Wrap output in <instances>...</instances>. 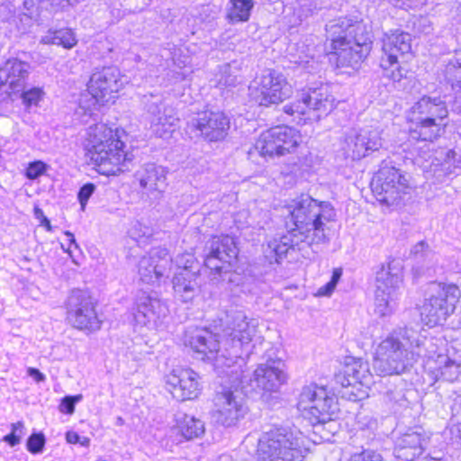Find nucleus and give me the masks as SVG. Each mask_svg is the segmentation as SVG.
<instances>
[{
    "label": "nucleus",
    "instance_id": "19",
    "mask_svg": "<svg viewBox=\"0 0 461 461\" xmlns=\"http://www.w3.org/2000/svg\"><path fill=\"white\" fill-rule=\"evenodd\" d=\"M247 412L242 398L230 389L217 392L214 397V408L212 411V420L222 427L235 426Z\"/></svg>",
    "mask_w": 461,
    "mask_h": 461
},
{
    "label": "nucleus",
    "instance_id": "31",
    "mask_svg": "<svg viewBox=\"0 0 461 461\" xmlns=\"http://www.w3.org/2000/svg\"><path fill=\"white\" fill-rule=\"evenodd\" d=\"M411 255L415 262L413 270L417 276L423 275L436 262L435 252L425 240L416 243L411 250Z\"/></svg>",
    "mask_w": 461,
    "mask_h": 461
},
{
    "label": "nucleus",
    "instance_id": "20",
    "mask_svg": "<svg viewBox=\"0 0 461 461\" xmlns=\"http://www.w3.org/2000/svg\"><path fill=\"white\" fill-rule=\"evenodd\" d=\"M326 32L327 34L336 37L346 36V39L351 40L352 45L357 47L362 55L367 57L371 50L372 36L362 23L341 17L330 22L326 25Z\"/></svg>",
    "mask_w": 461,
    "mask_h": 461
},
{
    "label": "nucleus",
    "instance_id": "47",
    "mask_svg": "<svg viewBox=\"0 0 461 461\" xmlns=\"http://www.w3.org/2000/svg\"><path fill=\"white\" fill-rule=\"evenodd\" d=\"M26 445L32 454H40L45 446V437L42 433H33L28 438Z\"/></svg>",
    "mask_w": 461,
    "mask_h": 461
},
{
    "label": "nucleus",
    "instance_id": "36",
    "mask_svg": "<svg viewBox=\"0 0 461 461\" xmlns=\"http://www.w3.org/2000/svg\"><path fill=\"white\" fill-rule=\"evenodd\" d=\"M271 135L269 130L264 131L256 141L254 147L248 150L249 158H252L255 153H258L262 157H279L285 155L280 146L275 141V139L271 138Z\"/></svg>",
    "mask_w": 461,
    "mask_h": 461
},
{
    "label": "nucleus",
    "instance_id": "8",
    "mask_svg": "<svg viewBox=\"0 0 461 461\" xmlns=\"http://www.w3.org/2000/svg\"><path fill=\"white\" fill-rule=\"evenodd\" d=\"M411 176L405 171L384 161L372 183L377 201L388 206L398 205L411 190Z\"/></svg>",
    "mask_w": 461,
    "mask_h": 461
},
{
    "label": "nucleus",
    "instance_id": "1",
    "mask_svg": "<svg viewBox=\"0 0 461 461\" xmlns=\"http://www.w3.org/2000/svg\"><path fill=\"white\" fill-rule=\"evenodd\" d=\"M221 334H214L207 329H188L185 334V344L189 346L197 357L211 361L219 375H230L239 380V367L244 363L241 357L256 334L254 321H248L241 311L226 312Z\"/></svg>",
    "mask_w": 461,
    "mask_h": 461
},
{
    "label": "nucleus",
    "instance_id": "11",
    "mask_svg": "<svg viewBox=\"0 0 461 461\" xmlns=\"http://www.w3.org/2000/svg\"><path fill=\"white\" fill-rule=\"evenodd\" d=\"M203 251L204 267L210 269L212 280H224L223 276L230 273L238 257L234 239L229 235L213 236L205 243Z\"/></svg>",
    "mask_w": 461,
    "mask_h": 461
},
{
    "label": "nucleus",
    "instance_id": "37",
    "mask_svg": "<svg viewBox=\"0 0 461 461\" xmlns=\"http://www.w3.org/2000/svg\"><path fill=\"white\" fill-rule=\"evenodd\" d=\"M40 42L71 49L77 44V40L71 29L62 28L59 30H49L47 33L41 37Z\"/></svg>",
    "mask_w": 461,
    "mask_h": 461
},
{
    "label": "nucleus",
    "instance_id": "46",
    "mask_svg": "<svg viewBox=\"0 0 461 461\" xmlns=\"http://www.w3.org/2000/svg\"><path fill=\"white\" fill-rule=\"evenodd\" d=\"M24 429V425L22 421H18L16 423L12 424V431L11 433L5 435L3 438V440L9 444L11 447H14L18 445L21 441Z\"/></svg>",
    "mask_w": 461,
    "mask_h": 461
},
{
    "label": "nucleus",
    "instance_id": "14",
    "mask_svg": "<svg viewBox=\"0 0 461 461\" xmlns=\"http://www.w3.org/2000/svg\"><path fill=\"white\" fill-rule=\"evenodd\" d=\"M249 90L250 97L266 107L279 104L292 95V86L285 77L274 69L265 70Z\"/></svg>",
    "mask_w": 461,
    "mask_h": 461
},
{
    "label": "nucleus",
    "instance_id": "29",
    "mask_svg": "<svg viewBox=\"0 0 461 461\" xmlns=\"http://www.w3.org/2000/svg\"><path fill=\"white\" fill-rule=\"evenodd\" d=\"M328 38L331 41L333 54L337 56V67L354 68L366 58V55H362V52H360L357 47L352 45L351 40L346 39V36L341 35V37H336L328 34Z\"/></svg>",
    "mask_w": 461,
    "mask_h": 461
},
{
    "label": "nucleus",
    "instance_id": "48",
    "mask_svg": "<svg viewBox=\"0 0 461 461\" xmlns=\"http://www.w3.org/2000/svg\"><path fill=\"white\" fill-rule=\"evenodd\" d=\"M83 399L82 394L65 396L59 404V410L62 413L72 414L75 411V405Z\"/></svg>",
    "mask_w": 461,
    "mask_h": 461
},
{
    "label": "nucleus",
    "instance_id": "58",
    "mask_svg": "<svg viewBox=\"0 0 461 461\" xmlns=\"http://www.w3.org/2000/svg\"><path fill=\"white\" fill-rule=\"evenodd\" d=\"M342 276V269L341 268H335L332 272L331 279L330 280L332 284L337 285L338 282L339 281L340 277Z\"/></svg>",
    "mask_w": 461,
    "mask_h": 461
},
{
    "label": "nucleus",
    "instance_id": "16",
    "mask_svg": "<svg viewBox=\"0 0 461 461\" xmlns=\"http://www.w3.org/2000/svg\"><path fill=\"white\" fill-rule=\"evenodd\" d=\"M383 146L381 133L372 127L352 128L345 133L341 149L346 158L359 160Z\"/></svg>",
    "mask_w": 461,
    "mask_h": 461
},
{
    "label": "nucleus",
    "instance_id": "5",
    "mask_svg": "<svg viewBox=\"0 0 461 461\" xmlns=\"http://www.w3.org/2000/svg\"><path fill=\"white\" fill-rule=\"evenodd\" d=\"M308 449L302 434L288 427H272L258 443V461H303Z\"/></svg>",
    "mask_w": 461,
    "mask_h": 461
},
{
    "label": "nucleus",
    "instance_id": "22",
    "mask_svg": "<svg viewBox=\"0 0 461 461\" xmlns=\"http://www.w3.org/2000/svg\"><path fill=\"white\" fill-rule=\"evenodd\" d=\"M31 70L28 61L20 58L8 59L0 68V93L11 96L25 89Z\"/></svg>",
    "mask_w": 461,
    "mask_h": 461
},
{
    "label": "nucleus",
    "instance_id": "50",
    "mask_svg": "<svg viewBox=\"0 0 461 461\" xmlns=\"http://www.w3.org/2000/svg\"><path fill=\"white\" fill-rule=\"evenodd\" d=\"M47 165L41 161L37 160L29 164L26 168V176L29 179H36L40 176L43 175L46 172Z\"/></svg>",
    "mask_w": 461,
    "mask_h": 461
},
{
    "label": "nucleus",
    "instance_id": "7",
    "mask_svg": "<svg viewBox=\"0 0 461 461\" xmlns=\"http://www.w3.org/2000/svg\"><path fill=\"white\" fill-rule=\"evenodd\" d=\"M460 297V289L454 284H430L420 310L422 321L430 327L443 324L454 312Z\"/></svg>",
    "mask_w": 461,
    "mask_h": 461
},
{
    "label": "nucleus",
    "instance_id": "3",
    "mask_svg": "<svg viewBox=\"0 0 461 461\" xmlns=\"http://www.w3.org/2000/svg\"><path fill=\"white\" fill-rule=\"evenodd\" d=\"M433 347L432 339L421 337L413 329L393 330L379 343L373 367L379 375L402 374L412 366L417 357L433 358Z\"/></svg>",
    "mask_w": 461,
    "mask_h": 461
},
{
    "label": "nucleus",
    "instance_id": "64",
    "mask_svg": "<svg viewBox=\"0 0 461 461\" xmlns=\"http://www.w3.org/2000/svg\"><path fill=\"white\" fill-rule=\"evenodd\" d=\"M123 423H124L123 419L122 417H117L115 424L117 426H122V425H123Z\"/></svg>",
    "mask_w": 461,
    "mask_h": 461
},
{
    "label": "nucleus",
    "instance_id": "27",
    "mask_svg": "<svg viewBox=\"0 0 461 461\" xmlns=\"http://www.w3.org/2000/svg\"><path fill=\"white\" fill-rule=\"evenodd\" d=\"M122 85L120 70L116 67H105L95 71L88 82L91 91L102 95L108 101L113 97V94L121 89Z\"/></svg>",
    "mask_w": 461,
    "mask_h": 461
},
{
    "label": "nucleus",
    "instance_id": "52",
    "mask_svg": "<svg viewBox=\"0 0 461 461\" xmlns=\"http://www.w3.org/2000/svg\"><path fill=\"white\" fill-rule=\"evenodd\" d=\"M334 382L336 384H339L341 387H348L356 384V383L353 382L352 378L346 375L344 367L342 371H339V373L335 374Z\"/></svg>",
    "mask_w": 461,
    "mask_h": 461
},
{
    "label": "nucleus",
    "instance_id": "30",
    "mask_svg": "<svg viewBox=\"0 0 461 461\" xmlns=\"http://www.w3.org/2000/svg\"><path fill=\"white\" fill-rule=\"evenodd\" d=\"M135 177L142 189L147 192H164L167 187V171L154 163L143 165L136 173Z\"/></svg>",
    "mask_w": 461,
    "mask_h": 461
},
{
    "label": "nucleus",
    "instance_id": "24",
    "mask_svg": "<svg viewBox=\"0 0 461 461\" xmlns=\"http://www.w3.org/2000/svg\"><path fill=\"white\" fill-rule=\"evenodd\" d=\"M429 440V435L422 427L409 428L397 438L394 456L402 461H413L423 453Z\"/></svg>",
    "mask_w": 461,
    "mask_h": 461
},
{
    "label": "nucleus",
    "instance_id": "61",
    "mask_svg": "<svg viewBox=\"0 0 461 461\" xmlns=\"http://www.w3.org/2000/svg\"><path fill=\"white\" fill-rule=\"evenodd\" d=\"M41 224L44 225L48 230H51L50 222L46 217H43Z\"/></svg>",
    "mask_w": 461,
    "mask_h": 461
},
{
    "label": "nucleus",
    "instance_id": "23",
    "mask_svg": "<svg viewBox=\"0 0 461 461\" xmlns=\"http://www.w3.org/2000/svg\"><path fill=\"white\" fill-rule=\"evenodd\" d=\"M199 378V375L190 368H177L167 375V384L176 400H194L201 393Z\"/></svg>",
    "mask_w": 461,
    "mask_h": 461
},
{
    "label": "nucleus",
    "instance_id": "15",
    "mask_svg": "<svg viewBox=\"0 0 461 461\" xmlns=\"http://www.w3.org/2000/svg\"><path fill=\"white\" fill-rule=\"evenodd\" d=\"M67 314L69 323L81 330L94 331L101 327L95 311V302L89 293L73 290L67 300Z\"/></svg>",
    "mask_w": 461,
    "mask_h": 461
},
{
    "label": "nucleus",
    "instance_id": "4",
    "mask_svg": "<svg viewBox=\"0 0 461 461\" xmlns=\"http://www.w3.org/2000/svg\"><path fill=\"white\" fill-rule=\"evenodd\" d=\"M124 143L105 124H95L87 131L85 148L90 159L104 175L128 170L132 155L123 150Z\"/></svg>",
    "mask_w": 461,
    "mask_h": 461
},
{
    "label": "nucleus",
    "instance_id": "26",
    "mask_svg": "<svg viewBox=\"0 0 461 461\" xmlns=\"http://www.w3.org/2000/svg\"><path fill=\"white\" fill-rule=\"evenodd\" d=\"M281 361H271L262 364L254 371L251 382L264 392H277L286 381V375L282 369Z\"/></svg>",
    "mask_w": 461,
    "mask_h": 461
},
{
    "label": "nucleus",
    "instance_id": "38",
    "mask_svg": "<svg viewBox=\"0 0 461 461\" xmlns=\"http://www.w3.org/2000/svg\"><path fill=\"white\" fill-rule=\"evenodd\" d=\"M178 429L186 439L198 438L204 433V423L194 416L183 414L177 419Z\"/></svg>",
    "mask_w": 461,
    "mask_h": 461
},
{
    "label": "nucleus",
    "instance_id": "6",
    "mask_svg": "<svg viewBox=\"0 0 461 461\" xmlns=\"http://www.w3.org/2000/svg\"><path fill=\"white\" fill-rule=\"evenodd\" d=\"M448 115L447 103L440 96L424 95L411 108L410 139L433 142L440 136L443 120Z\"/></svg>",
    "mask_w": 461,
    "mask_h": 461
},
{
    "label": "nucleus",
    "instance_id": "18",
    "mask_svg": "<svg viewBox=\"0 0 461 461\" xmlns=\"http://www.w3.org/2000/svg\"><path fill=\"white\" fill-rule=\"evenodd\" d=\"M187 126L208 141H219L227 136L230 120L222 112L205 110L191 117Z\"/></svg>",
    "mask_w": 461,
    "mask_h": 461
},
{
    "label": "nucleus",
    "instance_id": "40",
    "mask_svg": "<svg viewBox=\"0 0 461 461\" xmlns=\"http://www.w3.org/2000/svg\"><path fill=\"white\" fill-rule=\"evenodd\" d=\"M228 17L232 23L247 22L254 6L252 0H230Z\"/></svg>",
    "mask_w": 461,
    "mask_h": 461
},
{
    "label": "nucleus",
    "instance_id": "53",
    "mask_svg": "<svg viewBox=\"0 0 461 461\" xmlns=\"http://www.w3.org/2000/svg\"><path fill=\"white\" fill-rule=\"evenodd\" d=\"M53 7L64 10L69 6L76 5L78 0H50Z\"/></svg>",
    "mask_w": 461,
    "mask_h": 461
},
{
    "label": "nucleus",
    "instance_id": "41",
    "mask_svg": "<svg viewBox=\"0 0 461 461\" xmlns=\"http://www.w3.org/2000/svg\"><path fill=\"white\" fill-rule=\"evenodd\" d=\"M236 72L237 70H234L229 63L220 66L215 86L219 88L236 86L240 83Z\"/></svg>",
    "mask_w": 461,
    "mask_h": 461
},
{
    "label": "nucleus",
    "instance_id": "2",
    "mask_svg": "<svg viewBox=\"0 0 461 461\" xmlns=\"http://www.w3.org/2000/svg\"><path fill=\"white\" fill-rule=\"evenodd\" d=\"M288 210L294 227L281 238L268 241L264 254L270 264L279 263L295 247L301 249L303 244L312 246L327 242L326 224L336 217L330 203H319L308 194L294 199Z\"/></svg>",
    "mask_w": 461,
    "mask_h": 461
},
{
    "label": "nucleus",
    "instance_id": "63",
    "mask_svg": "<svg viewBox=\"0 0 461 461\" xmlns=\"http://www.w3.org/2000/svg\"><path fill=\"white\" fill-rule=\"evenodd\" d=\"M35 215H36V217H40V216L42 217V218L45 217L43 215L42 210L40 209V208H35Z\"/></svg>",
    "mask_w": 461,
    "mask_h": 461
},
{
    "label": "nucleus",
    "instance_id": "45",
    "mask_svg": "<svg viewBox=\"0 0 461 461\" xmlns=\"http://www.w3.org/2000/svg\"><path fill=\"white\" fill-rule=\"evenodd\" d=\"M18 94L22 97L23 104L27 106H31L33 104L36 105L39 103L43 95V91L40 87H32L27 91L23 89Z\"/></svg>",
    "mask_w": 461,
    "mask_h": 461
},
{
    "label": "nucleus",
    "instance_id": "62",
    "mask_svg": "<svg viewBox=\"0 0 461 461\" xmlns=\"http://www.w3.org/2000/svg\"><path fill=\"white\" fill-rule=\"evenodd\" d=\"M176 74V80L183 81L185 79V74L184 72H177Z\"/></svg>",
    "mask_w": 461,
    "mask_h": 461
},
{
    "label": "nucleus",
    "instance_id": "57",
    "mask_svg": "<svg viewBox=\"0 0 461 461\" xmlns=\"http://www.w3.org/2000/svg\"><path fill=\"white\" fill-rule=\"evenodd\" d=\"M79 435L77 432L74 431H68L66 434V439L68 443L76 444L79 442Z\"/></svg>",
    "mask_w": 461,
    "mask_h": 461
},
{
    "label": "nucleus",
    "instance_id": "28",
    "mask_svg": "<svg viewBox=\"0 0 461 461\" xmlns=\"http://www.w3.org/2000/svg\"><path fill=\"white\" fill-rule=\"evenodd\" d=\"M187 257L186 263L175 274L172 280L176 295L185 303L191 301L198 292L197 274L190 270L191 265H187L193 260V256L187 255Z\"/></svg>",
    "mask_w": 461,
    "mask_h": 461
},
{
    "label": "nucleus",
    "instance_id": "21",
    "mask_svg": "<svg viewBox=\"0 0 461 461\" xmlns=\"http://www.w3.org/2000/svg\"><path fill=\"white\" fill-rule=\"evenodd\" d=\"M171 267V258L167 249L156 248L138 262V274L141 282L155 285L167 276Z\"/></svg>",
    "mask_w": 461,
    "mask_h": 461
},
{
    "label": "nucleus",
    "instance_id": "34",
    "mask_svg": "<svg viewBox=\"0 0 461 461\" xmlns=\"http://www.w3.org/2000/svg\"><path fill=\"white\" fill-rule=\"evenodd\" d=\"M433 374L436 380L454 382L460 375V366L447 355L438 354L435 360Z\"/></svg>",
    "mask_w": 461,
    "mask_h": 461
},
{
    "label": "nucleus",
    "instance_id": "39",
    "mask_svg": "<svg viewBox=\"0 0 461 461\" xmlns=\"http://www.w3.org/2000/svg\"><path fill=\"white\" fill-rule=\"evenodd\" d=\"M444 77L453 89L461 86V49L456 50L448 59L445 65Z\"/></svg>",
    "mask_w": 461,
    "mask_h": 461
},
{
    "label": "nucleus",
    "instance_id": "60",
    "mask_svg": "<svg viewBox=\"0 0 461 461\" xmlns=\"http://www.w3.org/2000/svg\"><path fill=\"white\" fill-rule=\"evenodd\" d=\"M215 461H233L231 456L228 454H222L217 457Z\"/></svg>",
    "mask_w": 461,
    "mask_h": 461
},
{
    "label": "nucleus",
    "instance_id": "42",
    "mask_svg": "<svg viewBox=\"0 0 461 461\" xmlns=\"http://www.w3.org/2000/svg\"><path fill=\"white\" fill-rule=\"evenodd\" d=\"M128 234L131 240H135L140 246L146 244L152 237L153 230L148 225L135 221L128 230Z\"/></svg>",
    "mask_w": 461,
    "mask_h": 461
},
{
    "label": "nucleus",
    "instance_id": "10",
    "mask_svg": "<svg viewBox=\"0 0 461 461\" xmlns=\"http://www.w3.org/2000/svg\"><path fill=\"white\" fill-rule=\"evenodd\" d=\"M297 408L312 425L331 420L339 410L337 400L324 386L310 384L302 388Z\"/></svg>",
    "mask_w": 461,
    "mask_h": 461
},
{
    "label": "nucleus",
    "instance_id": "59",
    "mask_svg": "<svg viewBox=\"0 0 461 461\" xmlns=\"http://www.w3.org/2000/svg\"><path fill=\"white\" fill-rule=\"evenodd\" d=\"M65 235H66L67 237H68V240H69L70 245H74V246H75V248H77H77H78V245H77V243L76 242V239H75V237H74L73 233H71L70 231L67 230V231H65Z\"/></svg>",
    "mask_w": 461,
    "mask_h": 461
},
{
    "label": "nucleus",
    "instance_id": "9",
    "mask_svg": "<svg viewBox=\"0 0 461 461\" xmlns=\"http://www.w3.org/2000/svg\"><path fill=\"white\" fill-rule=\"evenodd\" d=\"M335 99L330 94L327 86L309 88L303 92L300 97L284 105V112L293 116L297 123H305L308 120H319L327 115L335 106Z\"/></svg>",
    "mask_w": 461,
    "mask_h": 461
},
{
    "label": "nucleus",
    "instance_id": "33",
    "mask_svg": "<svg viewBox=\"0 0 461 461\" xmlns=\"http://www.w3.org/2000/svg\"><path fill=\"white\" fill-rule=\"evenodd\" d=\"M108 102L102 95L91 91L87 86L86 91L80 95L77 113L84 117H93L94 120H96L95 118L97 116L96 112Z\"/></svg>",
    "mask_w": 461,
    "mask_h": 461
},
{
    "label": "nucleus",
    "instance_id": "51",
    "mask_svg": "<svg viewBox=\"0 0 461 461\" xmlns=\"http://www.w3.org/2000/svg\"><path fill=\"white\" fill-rule=\"evenodd\" d=\"M348 461H384L382 456L373 450H363L353 454Z\"/></svg>",
    "mask_w": 461,
    "mask_h": 461
},
{
    "label": "nucleus",
    "instance_id": "17",
    "mask_svg": "<svg viewBox=\"0 0 461 461\" xmlns=\"http://www.w3.org/2000/svg\"><path fill=\"white\" fill-rule=\"evenodd\" d=\"M141 104L149 114L153 133L159 138H167L174 131L178 118L174 108L167 106L159 95H144Z\"/></svg>",
    "mask_w": 461,
    "mask_h": 461
},
{
    "label": "nucleus",
    "instance_id": "49",
    "mask_svg": "<svg viewBox=\"0 0 461 461\" xmlns=\"http://www.w3.org/2000/svg\"><path fill=\"white\" fill-rule=\"evenodd\" d=\"M95 185L93 183H86L82 185L77 193V199L81 206V210L84 211L86 203L91 195L95 191Z\"/></svg>",
    "mask_w": 461,
    "mask_h": 461
},
{
    "label": "nucleus",
    "instance_id": "43",
    "mask_svg": "<svg viewBox=\"0 0 461 461\" xmlns=\"http://www.w3.org/2000/svg\"><path fill=\"white\" fill-rule=\"evenodd\" d=\"M451 428L452 435L461 443V399L456 400L452 408Z\"/></svg>",
    "mask_w": 461,
    "mask_h": 461
},
{
    "label": "nucleus",
    "instance_id": "25",
    "mask_svg": "<svg viewBox=\"0 0 461 461\" xmlns=\"http://www.w3.org/2000/svg\"><path fill=\"white\" fill-rule=\"evenodd\" d=\"M135 306L134 320L141 326L165 317L168 312L160 299L147 292H140L137 295Z\"/></svg>",
    "mask_w": 461,
    "mask_h": 461
},
{
    "label": "nucleus",
    "instance_id": "56",
    "mask_svg": "<svg viewBox=\"0 0 461 461\" xmlns=\"http://www.w3.org/2000/svg\"><path fill=\"white\" fill-rule=\"evenodd\" d=\"M335 287L336 285L330 281L319 288L317 294L320 296H330L334 291Z\"/></svg>",
    "mask_w": 461,
    "mask_h": 461
},
{
    "label": "nucleus",
    "instance_id": "12",
    "mask_svg": "<svg viewBox=\"0 0 461 461\" xmlns=\"http://www.w3.org/2000/svg\"><path fill=\"white\" fill-rule=\"evenodd\" d=\"M402 284V267L395 261L383 265L375 276V312L380 316L391 314L396 307L397 290Z\"/></svg>",
    "mask_w": 461,
    "mask_h": 461
},
{
    "label": "nucleus",
    "instance_id": "32",
    "mask_svg": "<svg viewBox=\"0 0 461 461\" xmlns=\"http://www.w3.org/2000/svg\"><path fill=\"white\" fill-rule=\"evenodd\" d=\"M269 131L272 134L271 138L275 139L284 154L293 151L301 140L299 132L292 127L280 125L273 127Z\"/></svg>",
    "mask_w": 461,
    "mask_h": 461
},
{
    "label": "nucleus",
    "instance_id": "35",
    "mask_svg": "<svg viewBox=\"0 0 461 461\" xmlns=\"http://www.w3.org/2000/svg\"><path fill=\"white\" fill-rule=\"evenodd\" d=\"M344 368L346 375L350 376L356 384L367 385L371 382L372 375L366 361L361 358L348 357Z\"/></svg>",
    "mask_w": 461,
    "mask_h": 461
},
{
    "label": "nucleus",
    "instance_id": "55",
    "mask_svg": "<svg viewBox=\"0 0 461 461\" xmlns=\"http://www.w3.org/2000/svg\"><path fill=\"white\" fill-rule=\"evenodd\" d=\"M455 89H456V92L452 104V110L461 113V86H456Z\"/></svg>",
    "mask_w": 461,
    "mask_h": 461
},
{
    "label": "nucleus",
    "instance_id": "54",
    "mask_svg": "<svg viewBox=\"0 0 461 461\" xmlns=\"http://www.w3.org/2000/svg\"><path fill=\"white\" fill-rule=\"evenodd\" d=\"M27 374L28 375L32 377L37 383L44 382L46 380V375L37 368L29 367L27 369Z\"/></svg>",
    "mask_w": 461,
    "mask_h": 461
},
{
    "label": "nucleus",
    "instance_id": "13",
    "mask_svg": "<svg viewBox=\"0 0 461 461\" xmlns=\"http://www.w3.org/2000/svg\"><path fill=\"white\" fill-rule=\"evenodd\" d=\"M411 50V36L408 32L394 31L384 35L382 40V55L380 67L383 77L393 82H399L403 77L399 57L409 54Z\"/></svg>",
    "mask_w": 461,
    "mask_h": 461
},
{
    "label": "nucleus",
    "instance_id": "44",
    "mask_svg": "<svg viewBox=\"0 0 461 461\" xmlns=\"http://www.w3.org/2000/svg\"><path fill=\"white\" fill-rule=\"evenodd\" d=\"M384 398L391 403L404 405L406 402V397L402 385H391L384 392Z\"/></svg>",
    "mask_w": 461,
    "mask_h": 461
}]
</instances>
